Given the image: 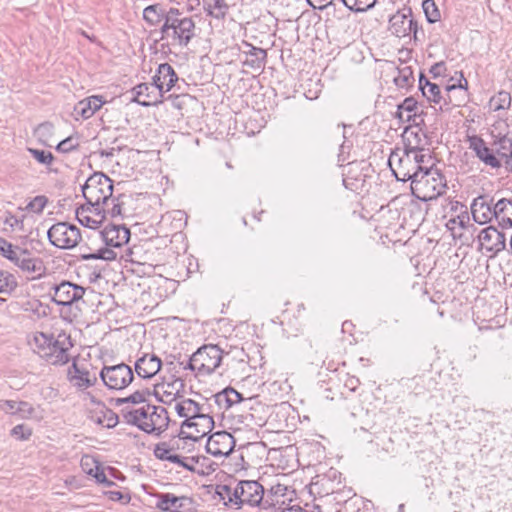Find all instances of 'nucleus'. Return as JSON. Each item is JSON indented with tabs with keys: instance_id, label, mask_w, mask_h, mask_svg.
Listing matches in <instances>:
<instances>
[{
	"instance_id": "obj_63",
	"label": "nucleus",
	"mask_w": 512,
	"mask_h": 512,
	"mask_svg": "<svg viewBox=\"0 0 512 512\" xmlns=\"http://www.w3.org/2000/svg\"><path fill=\"white\" fill-rule=\"evenodd\" d=\"M287 487L283 484H276L272 486L268 493L274 498V499H280L286 495Z\"/></svg>"
},
{
	"instance_id": "obj_12",
	"label": "nucleus",
	"mask_w": 512,
	"mask_h": 512,
	"mask_svg": "<svg viewBox=\"0 0 512 512\" xmlns=\"http://www.w3.org/2000/svg\"><path fill=\"white\" fill-rule=\"evenodd\" d=\"M149 421L139 425V429L148 434L160 435L167 430L170 422L168 411L161 406L151 407Z\"/></svg>"
},
{
	"instance_id": "obj_17",
	"label": "nucleus",
	"mask_w": 512,
	"mask_h": 512,
	"mask_svg": "<svg viewBox=\"0 0 512 512\" xmlns=\"http://www.w3.org/2000/svg\"><path fill=\"white\" fill-rule=\"evenodd\" d=\"M162 361L155 354L144 353L134 363V371L142 379L153 378L161 369Z\"/></svg>"
},
{
	"instance_id": "obj_58",
	"label": "nucleus",
	"mask_w": 512,
	"mask_h": 512,
	"mask_svg": "<svg viewBox=\"0 0 512 512\" xmlns=\"http://www.w3.org/2000/svg\"><path fill=\"white\" fill-rule=\"evenodd\" d=\"M377 0H354V12H364L373 8Z\"/></svg>"
},
{
	"instance_id": "obj_34",
	"label": "nucleus",
	"mask_w": 512,
	"mask_h": 512,
	"mask_svg": "<svg viewBox=\"0 0 512 512\" xmlns=\"http://www.w3.org/2000/svg\"><path fill=\"white\" fill-rule=\"evenodd\" d=\"M166 16L167 11L162 8L161 4L149 5L143 10V19L150 26L158 25Z\"/></svg>"
},
{
	"instance_id": "obj_29",
	"label": "nucleus",
	"mask_w": 512,
	"mask_h": 512,
	"mask_svg": "<svg viewBox=\"0 0 512 512\" xmlns=\"http://www.w3.org/2000/svg\"><path fill=\"white\" fill-rule=\"evenodd\" d=\"M495 155L506 165H509L512 157V139L507 135L498 136L493 142Z\"/></svg>"
},
{
	"instance_id": "obj_11",
	"label": "nucleus",
	"mask_w": 512,
	"mask_h": 512,
	"mask_svg": "<svg viewBox=\"0 0 512 512\" xmlns=\"http://www.w3.org/2000/svg\"><path fill=\"white\" fill-rule=\"evenodd\" d=\"M96 236L108 247L119 248L127 244L130 239V230L124 224L110 223Z\"/></svg>"
},
{
	"instance_id": "obj_5",
	"label": "nucleus",
	"mask_w": 512,
	"mask_h": 512,
	"mask_svg": "<svg viewBox=\"0 0 512 512\" xmlns=\"http://www.w3.org/2000/svg\"><path fill=\"white\" fill-rule=\"evenodd\" d=\"M47 237L51 245L60 249H72L82 239L80 229L67 222L53 224L47 231Z\"/></svg>"
},
{
	"instance_id": "obj_59",
	"label": "nucleus",
	"mask_w": 512,
	"mask_h": 512,
	"mask_svg": "<svg viewBox=\"0 0 512 512\" xmlns=\"http://www.w3.org/2000/svg\"><path fill=\"white\" fill-rule=\"evenodd\" d=\"M111 197L113 206L111 209L107 210L106 213L109 214L112 218L122 215V203L120 202V197Z\"/></svg>"
},
{
	"instance_id": "obj_35",
	"label": "nucleus",
	"mask_w": 512,
	"mask_h": 512,
	"mask_svg": "<svg viewBox=\"0 0 512 512\" xmlns=\"http://www.w3.org/2000/svg\"><path fill=\"white\" fill-rule=\"evenodd\" d=\"M417 102L414 98L408 97L401 104L398 105L397 116L400 120L416 121L417 117Z\"/></svg>"
},
{
	"instance_id": "obj_22",
	"label": "nucleus",
	"mask_w": 512,
	"mask_h": 512,
	"mask_svg": "<svg viewBox=\"0 0 512 512\" xmlns=\"http://www.w3.org/2000/svg\"><path fill=\"white\" fill-rule=\"evenodd\" d=\"M157 498L156 508L163 512H182L184 502H192L187 496H176L172 493H159Z\"/></svg>"
},
{
	"instance_id": "obj_9",
	"label": "nucleus",
	"mask_w": 512,
	"mask_h": 512,
	"mask_svg": "<svg viewBox=\"0 0 512 512\" xmlns=\"http://www.w3.org/2000/svg\"><path fill=\"white\" fill-rule=\"evenodd\" d=\"M54 294L51 300L58 306H71L83 298L85 288L70 281H62L54 285Z\"/></svg>"
},
{
	"instance_id": "obj_43",
	"label": "nucleus",
	"mask_w": 512,
	"mask_h": 512,
	"mask_svg": "<svg viewBox=\"0 0 512 512\" xmlns=\"http://www.w3.org/2000/svg\"><path fill=\"white\" fill-rule=\"evenodd\" d=\"M426 87L422 88V95L430 102L439 103L441 100L440 88L430 81L425 82Z\"/></svg>"
},
{
	"instance_id": "obj_2",
	"label": "nucleus",
	"mask_w": 512,
	"mask_h": 512,
	"mask_svg": "<svg viewBox=\"0 0 512 512\" xmlns=\"http://www.w3.org/2000/svg\"><path fill=\"white\" fill-rule=\"evenodd\" d=\"M446 179L442 173L431 166H426L420 175L411 182V192L419 200L427 202L442 195L446 190Z\"/></svg>"
},
{
	"instance_id": "obj_31",
	"label": "nucleus",
	"mask_w": 512,
	"mask_h": 512,
	"mask_svg": "<svg viewBox=\"0 0 512 512\" xmlns=\"http://www.w3.org/2000/svg\"><path fill=\"white\" fill-rule=\"evenodd\" d=\"M67 376L69 381H76L75 385L79 388H87L93 385V382L89 378V372L85 369H81L76 359L73 360L72 365L69 367Z\"/></svg>"
},
{
	"instance_id": "obj_47",
	"label": "nucleus",
	"mask_w": 512,
	"mask_h": 512,
	"mask_svg": "<svg viewBox=\"0 0 512 512\" xmlns=\"http://www.w3.org/2000/svg\"><path fill=\"white\" fill-rule=\"evenodd\" d=\"M18 249H21V248L20 247H14L6 239L0 237V254L3 257H5L6 259H8L11 262H13L14 259H16V256L18 254Z\"/></svg>"
},
{
	"instance_id": "obj_14",
	"label": "nucleus",
	"mask_w": 512,
	"mask_h": 512,
	"mask_svg": "<svg viewBox=\"0 0 512 512\" xmlns=\"http://www.w3.org/2000/svg\"><path fill=\"white\" fill-rule=\"evenodd\" d=\"M13 263L22 271L32 275V278H40L45 274L46 268L43 260L38 257H31V253L26 248L18 249V254Z\"/></svg>"
},
{
	"instance_id": "obj_19",
	"label": "nucleus",
	"mask_w": 512,
	"mask_h": 512,
	"mask_svg": "<svg viewBox=\"0 0 512 512\" xmlns=\"http://www.w3.org/2000/svg\"><path fill=\"white\" fill-rule=\"evenodd\" d=\"M60 336L56 339L54 336L49 344L50 353L44 359L53 365H64L69 362L67 351L72 347L69 337L64 336V340L60 341Z\"/></svg>"
},
{
	"instance_id": "obj_54",
	"label": "nucleus",
	"mask_w": 512,
	"mask_h": 512,
	"mask_svg": "<svg viewBox=\"0 0 512 512\" xmlns=\"http://www.w3.org/2000/svg\"><path fill=\"white\" fill-rule=\"evenodd\" d=\"M151 394L152 392L149 389L137 390L126 397V402L132 404L144 403L146 401V397Z\"/></svg>"
},
{
	"instance_id": "obj_45",
	"label": "nucleus",
	"mask_w": 512,
	"mask_h": 512,
	"mask_svg": "<svg viewBox=\"0 0 512 512\" xmlns=\"http://www.w3.org/2000/svg\"><path fill=\"white\" fill-rule=\"evenodd\" d=\"M27 151L32 155V157L40 164L50 165L54 161V155L45 150H40L36 148H27Z\"/></svg>"
},
{
	"instance_id": "obj_25",
	"label": "nucleus",
	"mask_w": 512,
	"mask_h": 512,
	"mask_svg": "<svg viewBox=\"0 0 512 512\" xmlns=\"http://www.w3.org/2000/svg\"><path fill=\"white\" fill-rule=\"evenodd\" d=\"M214 402L219 410L226 411L233 405L244 400L243 395L231 386L213 395Z\"/></svg>"
},
{
	"instance_id": "obj_33",
	"label": "nucleus",
	"mask_w": 512,
	"mask_h": 512,
	"mask_svg": "<svg viewBox=\"0 0 512 512\" xmlns=\"http://www.w3.org/2000/svg\"><path fill=\"white\" fill-rule=\"evenodd\" d=\"M203 9L207 16L217 20H224L229 12L230 5L227 0H213V3H204Z\"/></svg>"
},
{
	"instance_id": "obj_46",
	"label": "nucleus",
	"mask_w": 512,
	"mask_h": 512,
	"mask_svg": "<svg viewBox=\"0 0 512 512\" xmlns=\"http://www.w3.org/2000/svg\"><path fill=\"white\" fill-rule=\"evenodd\" d=\"M284 503V500L274 499L269 493L265 495V493L263 492L262 500L261 502H259L257 506L264 510L272 509L276 512L281 508V505H283Z\"/></svg>"
},
{
	"instance_id": "obj_6",
	"label": "nucleus",
	"mask_w": 512,
	"mask_h": 512,
	"mask_svg": "<svg viewBox=\"0 0 512 512\" xmlns=\"http://www.w3.org/2000/svg\"><path fill=\"white\" fill-rule=\"evenodd\" d=\"M100 378L109 389L122 390L132 383L134 372L129 365L120 363L104 366L100 371Z\"/></svg>"
},
{
	"instance_id": "obj_28",
	"label": "nucleus",
	"mask_w": 512,
	"mask_h": 512,
	"mask_svg": "<svg viewBox=\"0 0 512 512\" xmlns=\"http://www.w3.org/2000/svg\"><path fill=\"white\" fill-rule=\"evenodd\" d=\"M494 218L502 228L512 227V201L500 199L494 205Z\"/></svg>"
},
{
	"instance_id": "obj_8",
	"label": "nucleus",
	"mask_w": 512,
	"mask_h": 512,
	"mask_svg": "<svg viewBox=\"0 0 512 512\" xmlns=\"http://www.w3.org/2000/svg\"><path fill=\"white\" fill-rule=\"evenodd\" d=\"M390 32L401 38L410 36L413 33L414 39H417V23L412 18V11L410 8H404L397 11L389 19Z\"/></svg>"
},
{
	"instance_id": "obj_15",
	"label": "nucleus",
	"mask_w": 512,
	"mask_h": 512,
	"mask_svg": "<svg viewBox=\"0 0 512 512\" xmlns=\"http://www.w3.org/2000/svg\"><path fill=\"white\" fill-rule=\"evenodd\" d=\"M135 94L133 101L143 107L156 106L162 103V90L153 83H140L133 88Z\"/></svg>"
},
{
	"instance_id": "obj_26",
	"label": "nucleus",
	"mask_w": 512,
	"mask_h": 512,
	"mask_svg": "<svg viewBox=\"0 0 512 512\" xmlns=\"http://www.w3.org/2000/svg\"><path fill=\"white\" fill-rule=\"evenodd\" d=\"M0 410L20 418H29L34 413V408L26 401L0 400Z\"/></svg>"
},
{
	"instance_id": "obj_44",
	"label": "nucleus",
	"mask_w": 512,
	"mask_h": 512,
	"mask_svg": "<svg viewBox=\"0 0 512 512\" xmlns=\"http://www.w3.org/2000/svg\"><path fill=\"white\" fill-rule=\"evenodd\" d=\"M422 7L428 22L435 23L440 19V11L434 0H424Z\"/></svg>"
},
{
	"instance_id": "obj_16",
	"label": "nucleus",
	"mask_w": 512,
	"mask_h": 512,
	"mask_svg": "<svg viewBox=\"0 0 512 512\" xmlns=\"http://www.w3.org/2000/svg\"><path fill=\"white\" fill-rule=\"evenodd\" d=\"M481 246L488 252L498 253L506 247L504 233L493 226L482 229L478 236Z\"/></svg>"
},
{
	"instance_id": "obj_40",
	"label": "nucleus",
	"mask_w": 512,
	"mask_h": 512,
	"mask_svg": "<svg viewBox=\"0 0 512 512\" xmlns=\"http://www.w3.org/2000/svg\"><path fill=\"white\" fill-rule=\"evenodd\" d=\"M171 449L168 448L165 442L159 443L154 448V455L157 459L162 461H168L173 463L174 461H178V454H171Z\"/></svg>"
},
{
	"instance_id": "obj_62",
	"label": "nucleus",
	"mask_w": 512,
	"mask_h": 512,
	"mask_svg": "<svg viewBox=\"0 0 512 512\" xmlns=\"http://www.w3.org/2000/svg\"><path fill=\"white\" fill-rule=\"evenodd\" d=\"M178 364H179L180 366H182V367H183V369H185V370H190V371H193V372H196V374H197V375H199V374H198V368H197V366H198V362H197V360L195 359V353H193V354L189 357V359H188L186 362H184V361H178Z\"/></svg>"
},
{
	"instance_id": "obj_37",
	"label": "nucleus",
	"mask_w": 512,
	"mask_h": 512,
	"mask_svg": "<svg viewBox=\"0 0 512 512\" xmlns=\"http://www.w3.org/2000/svg\"><path fill=\"white\" fill-rule=\"evenodd\" d=\"M53 338L52 334H46L44 332H38L34 336V352H36L41 358H45L50 353L49 344Z\"/></svg>"
},
{
	"instance_id": "obj_13",
	"label": "nucleus",
	"mask_w": 512,
	"mask_h": 512,
	"mask_svg": "<svg viewBox=\"0 0 512 512\" xmlns=\"http://www.w3.org/2000/svg\"><path fill=\"white\" fill-rule=\"evenodd\" d=\"M467 142L469 149H471L486 166L493 169L501 167V160L495 155L493 148H489L481 137L477 135L468 136Z\"/></svg>"
},
{
	"instance_id": "obj_60",
	"label": "nucleus",
	"mask_w": 512,
	"mask_h": 512,
	"mask_svg": "<svg viewBox=\"0 0 512 512\" xmlns=\"http://www.w3.org/2000/svg\"><path fill=\"white\" fill-rule=\"evenodd\" d=\"M24 218H25V216L18 218L13 214L8 213V216L6 217L4 222H5V224H8L12 228L17 227L18 229L23 230L24 229Z\"/></svg>"
},
{
	"instance_id": "obj_52",
	"label": "nucleus",
	"mask_w": 512,
	"mask_h": 512,
	"mask_svg": "<svg viewBox=\"0 0 512 512\" xmlns=\"http://www.w3.org/2000/svg\"><path fill=\"white\" fill-rule=\"evenodd\" d=\"M10 435L17 440L25 441L32 435V430L24 424H18L11 429Z\"/></svg>"
},
{
	"instance_id": "obj_41",
	"label": "nucleus",
	"mask_w": 512,
	"mask_h": 512,
	"mask_svg": "<svg viewBox=\"0 0 512 512\" xmlns=\"http://www.w3.org/2000/svg\"><path fill=\"white\" fill-rule=\"evenodd\" d=\"M490 104L495 111L508 109L511 105V96L506 91H500L496 96L491 98Z\"/></svg>"
},
{
	"instance_id": "obj_42",
	"label": "nucleus",
	"mask_w": 512,
	"mask_h": 512,
	"mask_svg": "<svg viewBox=\"0 0 512 512\" xmlns=\"http://www.w3.org/2000/svg\"><path fill=\"white\" fill-rule=\"evenodd\" d=\"M178 459H179L178 461H174L173 463L183 467L184 469H186L189 472L197 473L200 476L205 475V472L203 470L202 471L196 470L193 465L194 463L199 462V460H200L199 456L182 457V456L178 455Z\"/></svg>"
},
{
	"instance_id": "obj_18",
	"label": "nucleus",
	"mask_w": 512,
	"mask_h": 512,
	"mask_svg": "<svg viewBox=\"0 0 512 512\" xmlns=\"http://www.w3.org/2000/svg\"><path fill=\"white\" fill-rule=\"evenodd\" d=\"M99 210L100 213L98 215L95 214L94 207L86 202L76 209V219L82 226L95 230L101 226L106 217V210L103 206Z\"/></svg>"
},
{
	"instance_id": "obj_27",
	"label": "nucleus",
	"mask_w": 512,
	"mask_h": 512,
	"mask_svg": "<svg viewBox=\"0 0 512 512\" xmlns=\"http://www.w3.org/2000/svg\"><path fill=\"white\" fill-rule=\"evenodd\" d=\"M105 101L102 99V96H90L81 101H79L74 110L77 114L81 115L82 118L88 119L92 117L96 111H98Z\"/></svg>"
},
{
	"instance_id": "obj_64",
	"label": "nucleus",
	"mask_w": 512,
	"mask_h": 512,
	"mask_svg": "<svg viewBox=\"0 0 512 512\" xmlns=\"http://www.w3.org/2000/svg\"><path fill=\"white\" fill-rule=\"evenodd\" d=\"M446 70H447V68H446L445 62L440 61V62L435 63L431 67L430 73L433 74L434 77H440V76L445 75Z\"/></svg>"
},
{
	"instance_id": "obj_55",
	"label": "nucleus",
	"mask_w": 512,
	"mask_h": 512,
	"mask_svg": "<svg viewBox=\"0 0 512 512\" xmlns=\"http://www.w3.org/2000/svg\"><path fill=\"white\" fill-rule=\"evenodd\" d=\"M121 416L125 423L136 426L139 429L138 418L135 413V409L122 408Z\"/></svg>"
},
{
	"instance_id": "obj_23",
	"label": "nucleus",
	"mask_w": 512,
	"mask_h": 512,
	"mask_svg": "<svg viewBox=\"0 0 512 512\" xmlns=\"http://www.w3.org/2000/svg\"><path fill=\"white\" fill-rule=\"evenodd\" d=\"M471 213L473 219L478 224H486L494 217V206L488 203L485 197L480 196L473 200L471 204Z\"/></svg>"
},
{
	"instance_id": "obj_1",
	"label": "nucleus",
	"mask_w": 512,
	"mask_h": 512,
	"mask_svg": "<svg viewBox=\"0 0 512 512\" xmlns=\"http://www.w3.org/2000/svg\"><path fill=\"white\" fill-rule=\"evenodd\" d=\"M430 161L431 156L423 149L409 147L402 151H393L389 156L388 165L398 181L413 182Z\"/></svg>"
},
{
	"instance_id": "obj_32",
	"label": "nucleus",
	"mask_w": 512,
	"mask_h": 512,
	"mask_svg": "<svg viewBox=\"0 0 512 512\" xmlns=\"http://www.w3.org/2000/svg\"><path fill=\"white\" fill-rule=\"evenodd\" d=\"M214 426L215 422L210 412H204V410H202L198 413V416H195V434L198 439L209 434Z\"/></svg>"
},
{
	"instance_id": "obj_24",
	"label": "nucleus",
	"mask_w": 512,
	"mask_h": 512,
	"mask_svg": "<svg viewBox=\"0 0 512 512\" xmlns=\"http://www.w3.org/2000/svg\"><path fill=\"white\" fill-rule=\"evenodd\" d=\"M239 489L243 491L247 505L255 507L261 502L264 488L258 481L242 480L239 482Z\"/></svg>"
},
{
	"instance_id": "obj_4",
	"label": "nucleus",
	"mask_w": 512,
	"mask_h": 512,
	"mask_svg": "<svg viewBox=\"0 0 512 512\" xmlns=\"http://www.w3.org/2000/svg\"><path fill=\"white\" fill-rule=\"evenodd\" d=\"M172 44L186 47L195 37V22L191 17L183 16L177 8L168 10Z\"/></svg>"
},
{
	"instance_id": "obj_30",
	"label": "nucleus",
	"mask_w": 512,
	"mask_h": 512,
	"mask_svg": "<svg viewBox=\"0 0 512 512\" xmlns=\"http://www.w3.org/2000/svg\"><path fill=\"white\" fill-rule=\"evenodd\" d=\"M90 419L107 429L114 428L119 423V416L107 406L101 408L98 412H93Z\"/></svg>"
},
{
	"instance_id": "obj_51",
	"label": "nucleus",
	"mask_w": 512,
	"mask_h": 512,
	"mask_svg": "<svg viewBox=\"0 0 512 512\" xmlns=\"http://www.w3.org/2000/svg\"><path fill=\"white\" fill-rule=\"evenodd\" d=\"M79 147V142L73 136H69L62 141H60L56 150L60 153H69L71 151L76 150Z\"/></svg>"
},
{
	"instance_id": "obj_50",
	"label": "nucleus",
	"mask_w": 512,
	"mask_h": 512,
	"mask_svg": "<svg viewBox=\"0 0 512 512\" xmlns=\"http://www.w3.org/2000/svg\"><path fill=\"white\" fill-rule=\"evenodd\" d=\"M48 202V199L44 195H39L34 197L27 206L25 207V210L27 211H33L37 214H41Z\"/></svg>"
},
{
	"instance_id": "obj_10",
	"label": "nucleus",
	"mask_w": 512,
	"mask_h": 512,
	"mask_svg": "<svg viewBox=\"0 0 512 512\" xmlns=\"http://www.w3.org/2000/svg\"><path fill=\"white\" fill-rule=\"evenodd\" d=\"M235 447V439L227 431H217L209 436L206 443V452L214 457H227Z\"/></svg>"
},
{
	"instance_id": "obj_61",
	"label": "nucleus",
	"mask_w": 512,
	"mask_h": 512,
	"mask_svg": "<svg viewBox=\"0 0 512 512\" xmlns=\"http://www.w3.org/2000/svg\"><path fill=\"white\" fill-rule=\"evenodd\" d=\"M105 495L112 501H120L123 503H129L131 500V497L129 494L124 495L120 491H108L105 493Z\"/></svg>"
},
{
	"instance_id": "obj_36",
	"label": "nucleus",
	"mask_w": 512,
	"mask_h": 512,
	"mask_svg": "<svg viewBox=\"0 0 512 512\" xmlns=\"http://www.w3.org/2000/svg\"><path fill=\"white\" fill-rule=\"evenodd\" d=\"M175 410L179 417L192 416V418H195V416H198V413L204 410V408L195 400L187 398L184 399L182 402L177 403L175 406Z\"/></svg>"
},
{
	"instance_id": "obj_20",
	"label": "nucleus",
	"mask_w": 512,
	"mask_h": 512,
	"mask_svg": "<svg viewBox=\"0 0 512 512\" xmlns=\"http://www.w3.org/2000/svg\"><path fill=\"white\" fill-rule=\"evenodd\" d=\"M241 53L245 56L242 61L243 66L253 70H262L265 67L267 52L266 50L255 47L244 41L242 43Z\"/></svg>"
},
{
	"instance_id": "obj_53",
	"label": "nucleus",
	"mask_w": 512,
	"mask_h": 512,
	"mask_svg": "<svg viewBox=\"0 0 512 512\" xmlns=\"http://www.w3.org/2000/svg\"><path fill=\"white\" fill-rule=\"evenodd\" d=\"M54 126L51 122L40 123L35 129V134L42 139H49L53 135Z\"/></svg>"
},
{
	"instance_id": "obj_56",
	"label": "nucleus",
	"mask_w": 512,
	"mask_h": 512,
	"mask_svg": "<svg viewBox=\"0 0 512 512\" xmlns=\"http://www.w3.org/2000/svg\"><path fill=\"white\" fill-rule=\"evenodd\" d=\"M228 502L232 503L233 505H235L237 509L242 508V506L244 504H246L245 501H244L243 491L241 489H239V484L234 489L232 495L229 496V501Z\"/></svg>"
},
{
	"instance_id": "obj_57",
	"label": "nucleus",
	"mask_w": 512,
	"mask_h": 512,
	"mask_svg": "<svg viewBox=\"0 0 512 512\" xmlns=\"http://www.w3.org/2000/svg\"><path fill=\"white\" fill-rule=\"evenodd\" d=\"M153 406L154 405L147 404L146 406L135 409V413L138 418V424L149 421V415H150V412L152 409L151 407H153Z\"/></svg>"
},
{
	"instance_id": "obj_38",
	"label": "nucleus",
	"mask_w": 512,
	"mask_h": 512,
	"mask_svg": "<svg viewBox=\"0 0 512 512\" xmlns=\"http://www.w3.org/2000/svg\"><path fill=\"white\" fill-rule=\"evenodd\" d=\"M117 257L116 252L111 249V247H101L92 253H82L79 258L83 261L88 260H104V261H112Z\"/></svg>"
},
{
	"instance_id": "obj_21",
	"label": "nucleus",
	"mask_w": 512,
	"mask_h": 512,
	"mask_svg": "<svg viewBox=\"0 0 512 512\" xmlns=\"http://www.w3.org/2000/svg\"><path fill=\"white\" fill-rule=\"evenodd\" d=\"M178 79V75L174 68L168 63H162L158 66L155 75L152 77V83L157 88L161 89L163 94L164 86H166L165 91H170Z\"/></svg>"
},
{
	"instance_id": "obj_3",
	"label": "nucleus",
	"mask_w": 512,
	"mask_h": 512,
	"mask_svg": "<svg viewBox=\"0 0 512 512\" xmlns=\"http://www.w3.org/2000/svg\"><path fill=\"white\" fill-rule=\"evenodd\" d=\"M81 191L86 202L94 207L95 214L98 215L101 206L113 195V180L103 172H94L81 186Z\"/></svg>"
},
{
	"instance_id": "obj_39",
	"label": "nucleus",
	"mask_w": 512,
	"mask_h": 512,
	"mask_svg": "<svg viewBox=\"0 0 512 512\" xmlns=\"http://www.w3.org/2000/svg\"><path fill=\"white\" fill-rule=\"evenodd\" d=\"M414 81L413 70L410 66L397 68V75L394 76V83L399 88H406Z\"/></svg>"
},
{
	"instance_id": "obj_49",
	"label": "nucleus",
	"mask_w": 512,
	"mask_h": 512,
	"mask_svg": "<svg viewBox=\"0 0 512 512\" xmlns=\"http://www.w3.org/2000/svg\"><path fill=\"white\" fill-rule=\"evenodd\" d=\"M1 291L0 293H6L11 294L17 287V281L15 280V277L8 273L2 271V277H1Z\"/></svg>"
},
{
	"instance_id": "obj_7",
	"label": "nucleus",
	"mask_w": 512,
	"mask_h": 512,
	"mask_svg": "<svg viewBox=\"0 0 512 512\" xmlns=\"http://www.w3.org/2000/svg\"><path fill=\"white\" fill-rule=\"evenodd\" d=\"M195 359L198 362V374H212L225 359L224 351L218 345L205 344L195 352Z\"/></svg>"
},
{
	"instance_id": "obj_48",
	"label": "nucleus",
	"mask_w": 512,
	"mask_h": 512,
	"mask_svg": "<svg viewBox=\"0 0 512 512\" xmlns=\"http://www.w3.org/2000/svg\"><path fill=\"white\" fill-rule=\"evenodd\" d=\"M87 473L89 475H92L96 481L100 484L105 485L106 487H111L115 483L111 480H109L104 472V469L101 467L100 463H96V466L94 469L89 468L87 470Z\"/></svg>"
}]
</instances>
